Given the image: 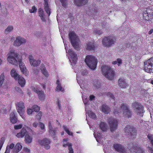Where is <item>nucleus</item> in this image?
Returning <instances> with one entry per match:
<instances>
[{
    "mask_svg": "<svg viewBox=\"0 0 153 153\" xmlns=\"http://www.w3.org/2000/svg\"><path fill=\"white\" fill-rule=\"evenodd\" d=\"M102 74L108 79L112 80L115 76L114 71L109 67L104 65L102 67Z\"/></svg>",
    "mask_w": 153,
    "mask_h": 153,
    "instance_id": "1",
    "label": "nucleus"
},
{
    "mask_svg": "<svg viewBox=\"0 0 153 153\" xmlns=\"http://www.w3.org/2000/svg\"><path fill=\"white\" fill-rule=\"evenodd\" d=\"M69 37L72 46L74 48L77 49L80 43L78 37L74 32H72L69 34Z\"/></svg>",
    "mask_w": 153,
    "mask_h": 153,
    "instance_id": "2",
    "label": "nucleus"
},
{
    "mask_svg": "<svg viewBox=\"0 0 153 153\" xmlns=\"http://www.w3.org/2000/svg\"><path fill=\"white\" fill-rule=\"evenodd\" d=\"M85 61L89 67L92 70H94L96 67L97 59L94 56L87 55L86 56Z\"/></svg>",
    "mask_w": 153,
    "mask_h": 153,
    "instance_id": "3",
    "label": "nucleus"
},
{
    "mask_svg": "<svg viewBox=\"0 0 153 153\" xmlns=\"http://www.w3.org/2000/svg\"><path fill=\"white\" fill-rule=\"evenodd\" d=\"M7 61L14 65H17L18 62H20V60L19 59V54L14 52H11L8 54Z\"/></svg>",
    "mask_w": 153,
    "mask_h": 153,
    "instance_id": "4",
    "label": "nucleus"
},
{
    "mask_svg": "<svg viewBox=\"0 0 153 153\" xmlns=\"http://www.w3.org/2000/svg\"><path fill=\"white\" fill-rule=\"evenodd\" d=\"M120 107L121 108V109L114 110V113L115 115L121 112V109H122L123 112L124 116L128 118H129L132 115V113L128 107L122 104Z\"/></svg>",
    "mask_w": 153,
    "mask_h": 153,
    "instance_id": "5",
    "label": "nucleus"
},
{
    "mask_svg": "<svg viewBox=\"0 0 153 153\" xmlns=\"http://www.w3.org/2000/svg\"><path fill=\"white\" fill-rule=\"evenodd\" d=\"M132 107L134 112L137 114L142 115L144 112L143 107L138 102H135L132 104Z\"/></svg>",
    "mask_w": 153,
    "mask_h": 153,
    "instance_id": "6",
    "label": "nucleus"
},
{
    "mask_svg": "<svg viewBox=\"0 0 153 153\" xmlns=\"http://www.w3.org/2000/svg\"><path fill=\"white\" fill-rule=\"evenodd\" d=\"M116 40L113 37L108 36L104 38L102 41L103 45L105 46L110 47L115 43Z\"/></svg>",
    "mask_w": 153,
    "mask_h": 153,
    "instance_id": "7",
    "label": "nucleus"
},
{
    "mask_svg": "<svg viewBox=\"0 0 153 153\" xmlns=\"http://www.w3.org/2000/svg\"><path fill=\"white\" fill-rule=\"evenodd\" d=\"M108 122L111 132L114 131L117 128L118 121L116 119L110 117L108 119Z\"/></svg>",
    "mask_w": 153,
    "mask_h": 153,
    "instance_id": "8",
    "label": "nucleus"
},
{
    "mask_svg": "<svg viewBox=\"0 0 153 153\" xmlns=\"http://www.w3.org/2000/svg\"><path fill=\"white\" fill-rule=\"evenodd\" d=\"M68 52L71 65L74 66L75 65L77 59L76 54L71 49H69Z\"/></svg>",
    "mask_w": 153,
    "mask_h": 153,
    "instance_id": "9",
    "label": "nucleus"
},
{
    "mask_svg": "<svg viewBox=\"0 0 153 153\" xmlns=\"http://www.w3.org/2000/svg\"><path fill=\"white\" fill-rule=\"evenodd\" d=\"M144 70L148 73L152 72L153 68V57H152L144 62Z\"/></svg>",
    "mask_w": 153,
    "mask_h": 153,
    "instance_id": "10",
    "label": "nucleus"
},
{
    "mask_svg": "<svg viewBox=\"0 0 153 153\" xmlns=\"http://www.w3.org/2000/svg\"><path fill=\"white\" fill-rule=\"evenodd\" d=\"M129 147L131 153H143L144 152V150L137 145H133L132 143H131Z\"/></svg>",
    "mask_w": 153,
    "mask_h": 153,
    "instance_id": "11",
    "label": "nucleus"
},
{
    "mask_svg": "<svg viewBox=\"0 0 153 153\" xmlns=\"http://www.w3.org/2000/svg\"><path fill=\"white\" fill-rule=\"evenodd\" d=\"M17 111L22 118L24 119V114L25 112V107L24 103L22 102L17 103L16 104Z\"/></svg>",
    "mask_w": 153,
    "mask_h": 153,
    "instance_id": "12",
    "label": "nucleus"
},
{
    "mask_svg": "<svg viewBox=\"0 0 153 153\" xmlns=\"http://www.w3.org/2000/svg\"><path fill=\"white\" fill-rule=\"evenodd\" d=\"M125 133L127 135H130L131 138H133L136 136L134 128L129 126H128L125 128Z\"/></svg>",
    "mask_w": 153,
    "mask_h": 153,
    "instance_id": "13",
    "label": "nucleus"
},
{
    "mask_svg": "<svg viewBox=\"0 0 153 153\" xmlns=\"http://www.w3.org/2000/svg\"><path fill=\"white\" fill-rule=\"evenodd\" d=\"M39 143L41 145L44 146L45 148L48 150L50 149V148L51 141L49 140L47 138H45L42 140H39Z\"/></svg>",
    "mask_w": 153,
    "mask_h": 153,
    "instance_id": "14",
    "label": "nucleus"
},
{
    "mask_svg": "<svg viewBox=\"0 0 153 153\" xmlns=\"http://www.w3.org/2000/svg\"><path fill=\"white\" fill-rule=\"evenodd\" d=\"M31 89L33 91L38 94L39 98L40 100L42 101L44 100L45 96L43 91L39 90L34 87H32Z\"/></svg>",
    "mask_w": 153,
    "mask_h": 153,
    "instance_id": "15",
    "label": "nucleus"
},
{
    "mask_svg": "<svg viewBox=\"0 0 153 153\" xmlns=\"http://www.w3.org/2000/svg\"><path fill=\"white\" fill-rule=\"evenodd\" d=\"M25 39L24 38L20 36L17 37L16 40L14 42L13 45L15 46H19L25 43Z\"/></svg>",
    "mask_w": 153,
    "mask_h": 153,
    "instance_id": "16",
    "label": "nucleus"
},
{
    "mask_svg": "<svg viewBox=\"0 0 153 153\" xmlns=\"http://www.w3.org/2000/svg\"><path fill=\"white\" fill-rule=\"evenodd\" d=\"M28 59L31 65L34 67L37 66L41 63L40 60L34 59L32 56L31 55L29 56Z\"/></svg>",
    "mask_w": 153,
    "mask_h": 153,
    "instance_id": "17",
    "label": "nucleus"
},
{
    "mask_svg": "<svg viewBox=\"0 0 153 153\" xmlns=\"http://www.w3.org/2000/svg\"><path fill=\"white\" fill-rule=\"evenodd\" d=\"M83 102L85 106V111H86V113L87 114L89 117L93 119H96V115L92 111L89 110H87L88 108V102L83 100Z\"/></svg>",
    "mask_w": 153,
    "mask_h": 153,
    "instance_id": "18",
    "label": "nucleus"
},
{
    "mask_svg": "<svg viewBox=\"0 0 153 153\" xmlns=\"http://www.w3.org/2000/svg\"><path fill=\"white\" fill-rule=\"evenodd\" d=\"M114 146L115 150L117 152L123 153H125L124 147L120 144H115L114 145Z\"/></svg>",
    "mask_w": 153,
    "mask_h": 153,
    "instance_id": "19",
    "label": "nucleus"
},
{
    "mask_svg": "<svg viewBox=\"0 0 153 153\" xmlns=\"http://www.w3.org/2000/svg\"><path fill=\"white\" fill-rule=\"evenodd\" d=\"M118 83L119 86L121 88H126L127 85L126 80L122 78H120L118 79Z\"/></svg>",
    "mask_w": 153,
    "mask_h": 153,
    "instance_id": "20",
    "label": "nucleus"
},
{
    "mask_svg": "<svg viewBox=\"0 0 153 153\" xmlns=\"http://www.w3.org/2000/svg\"><path fill=\"white\" fill-rule=\"evenodd\" d=\"M88 2L87 0H74V4L79 6L86 4Z\"/></svg>",
    "mask_w": 153,
    "mask_h": 153,
    "instance_id": "21",
    "label": "nucleus"
},
{
    "mask_svg": "<svg viewBox=\"0 0 153 153\" xmlns=\"http://www.w3.org/2000/svg\"><path fill=\"white\" fill-rule=\"evenodd\" d=\"M100 109L105 114H108L110 111V108L108 106L105 104L101 106Z\"/></svg>",
    "mask_w": 153,
    "mask_h": 153,
    "instance_id": "22",
    "label": "nucleus"
},
{
    "mask_svg": "<svg viewBox=\"0 0 153 153\" xmlns=\"http://www.w3.org/2000/svg\"><path fill=\"white\" fill-rule=\"evenodd\" d=\"M96 48L94 44L92 42H89L87 43L86 48L88 50H94Z\"/></svg>",
    "mask_w": 153,
    "mask_h": 153,
    "instance_id": "23",
    "label": "nucleus"
},
{
    "mask_svg": "<svg viewBox=\"0 0 153 153\" xmlns=\"http://www.w3.org/2000/svg\"><path fill=\"white\" fill-rule=\"evenodd\" d=\"M38 13L39 16L41 18L43 22H45L46 21L44 13V11L42 8H40L39 9Z\"/></svg>",
    "mask_w": 153,
    "mask_h": 153,
    "instance_id": "24",
    "label": "nucleus"
},
{
    "mask_svg": "<svg viewBox=\"0 0 153 153\" xmlns=\"http://www.w3.org/2000/svg\"><path fill=\"white\" fill-rule=\"evenodd\" d=\"M153 10L152 9L149 8L146 9V10L145 12H144L143 14V16H146L145 15L147 14V16L148 17H152V16L153 15Z\"/></svg>",
    "mask_w": 153,
    "mask_h": 153,
    "instance_id": "25",
    "label": "nucleus"
},
{
    "mask_svg": "<svg viewBox=\"0 0 153 153\" xmlns=\"http://www.w3.org/2000/svg\"><path fill=\"white\" fill-rule=\"evenodd\" d=\"M100 128L103 131H105L107 129V125L105 123L101 122L100 125Z\"/></svg>",
    "mask_w": 153,
    "mask_h": 153,
    "instance_id": "26",
    "label": "nucleus"
},
{
    "mask_svg": "<svg viewBox=\"0 0 153 153\" xmlns=\"http://www.w3.org/2000/svg\"><path fill=\"white\" fill-rule=\"evenodd\" d=\"M17 79L19 80V83L22 87L25 84V79L20 76H19L18 78Z\"/></svg>",
    "mask_w": 153,
    "mask_h": 153,
    "instance_id": "27",
    "label": "nucleus"
},
{
    "mask_svg": "<svg viewBox=\"0 0 153 153\" xmlns=\"http://www.w3.org/2000/svg\"><path fill=\"white\" fill-rule=\"evenodd\" d=\"M22 149V146L19 143H18L16 144L13 149V151L14 152L18 153Z\"/></svg>",
    "mask_w": 153,
    "mask_h": 153,
    "instance_id": "28",
    "label": "nucleus"
},
{
    "mask_svg": "<svg viewBox=\"0 0 153 153\" xmlns=\"http://www.w3.org/2000/svg\"><path fill=\"white\" fill-rule=\"evenodd\" d=\"M10 74L11 76L13 77L16 79H17L19 76L16 72V70L14 68L13 69L10 71Z\"/></svg>",
    "mask_w": 153,
    "mask_h": 153,
    "instance_id": "29",
    "label": "nucleus"
},
{
    "mask_svg": "<svg viewBox=\"0 0 153 153\" xmlns=\"http://www.w3.org/2000/svg\"><path fill=\"white\" fill-rule=\"evenodd\" d=\"M26 132V130L25 129L22 128L21 130V132L18 133L16 135V136L19 138L22 137L25 135Z\"/></svg>",
    "mask_w": 153,
    "mask_h": 153,
    "instance_id": "30",
    "label": "nucleus"
},
{
    "mask_svg": "<svg viewBox=\"0 0 153 153\" xmlns=\"http://www.w3.org/2000/svg\"><path fill=\"white\" fill-rule=\"evenodd\" d=\"M57 130V128H53L51 129V131L49 130V132L50 134L52 136L54 140H55V137H56V131Z\"/></svg>",
    "mask_w": 153,
    "mask_h": 153,
    "instance_id": "31",
    "label": "nucleus"
},
{
    "mask_svg": "<svg viewBox=\"0 0 153 153\" xmlns=\"http://www.w3.org/2000/svg\"><path fill=\"white\" fill-rule=\"evenodd\" d=\"M44 8L45 11L49 16L51 14L50 8L48 6V2L44 3Z\"/></svg>",
    "mask_w": 153,
    "mask_h": 153,
    "instance_id": "32",
    "label": "nucleus"
},
{
    "mask_svg": "<svg viewBox=\"0 0 153 153\" xmlns=\"http://www.w3.org/2000/svg\"><path fill=\"white\" fill-rule=\"evenodd\" d=\"M25 140L26 143L28 144L31 142L32 137L31 136L26 135L25 137Z\"/></svg>",
    "mask_w": 153,
    "mask_h": 153,
    "instance_id": "33",
    "label": "nucleus"
},
{
    "mask_svg": "<svg viewBox=\"0 0 153 153\" xmlns=\"http://www.w3.org/2000/svg\"><path fill=\"white\" fill-rule=\"evenodd\" d=\"M96 140L97 142L100 143V142H102L103 141V137L102 136V134L100 133H97V137H95Z\"/></svg>",
    "mask_w": 153,
    "mask_h": 153,
    "instance_id": "34",
    "label": "nucleus"
},
{
    "mask_svg": "<svg viewBox=\"0 0 153 153\" xmlns=\"http://www.w3.org/2000/svg\"><path fill=\"white\" fill-rule=\"evenodd\" d=\"M19 66L21 72L25 75L27 74V71L25 66L24 65H19Z\"/></svg>",
    "mask_w": 153,
    "mask_h": 153,
    "instance_id": "35",
    "label": "nucleus"
},
{
    "mask_svg": "<svg viewBox=\"0 0 153 153\" xmlns=\"http://www.w3.org/2000/svg\"><path fill=\"white\" fill-rule=\"evenodd\" d=\"M4 73H2L0 76V87L3 84L4 80Z\"/></svg>",
    "mask_w": 153,
    "mask_h": 153,
    "instance_id": "36",
    "label": "nucleus"
},
{
    "mask_svg": "<svg viewBox=\"0 0 153 153\" xmlns=\"http://www.w3.org/2000/svg\"><path fill=\"white\" fill-rule=\"evenodd\" d=\"M122 63V60L120 59H117L116 61L112 62V64L115 65L117 64L118 66H119Z\"/></svg>",
    "mask_w": 153,
    "mask_h": 153,
    "instance_id": "37",
    "label": "nucleus"
},
{
    "mask_svg": "<svg viewBox=\"0 0 153 153\" xmlns=\"http://www.w3.org/2000/svg\"><path fill=\"white\" fill-rule=\"evenodd\" d=\"M13 29V27L12 26H9L5 30V32L7 33L11 31Z\"/></svg>",
    "mask_w": 153,
    "mask_h": 153,
    "instance_id": "38",
    "label": "nucleus"
},
{
    "mask_svg": "<svg viewBox=\"0 0 153 153\" xmlns=\"http://www.w3.org/2000/svg\"><path fill=\"white\" fill-rule=\"evenodd\" d=\"M33 111L38 112L40 110V108L37 105H34L32 107Z\"/></svg>",
    "mask_w": 153,
    "mask_h": 153,
    "instance_id": "39",
    "label": "nucleus"
},
{
    "mask_svg": "<svg viewBox=\"0 0 153 153\" xmlns=\"http://www.w3.org/2000/svg\"><path fill=\"white\" fill-rule=\"evenodd\" d=\"M147 137L149 139L152 146H153V135L148 134Z\"/></svg>",
    "mask_w": 153,
    "mask_h": 153,
    "instance_id": "40",
    "label": "nucleus"
},
{
    "mask_svg": "<svg viewBox=\"0 0 153 153\" xmlns=\"http://www.w3.org/2000/svg\"><path fill=\"white\" fill-rule=\"evenodd\" d=\"M93 84L94 86L97 88H99L100 87V83L98 80H97L95 81H94Z\"/></svg>",
    "mask_w": 153,
    "mask_h": 153,
    "instance_id": "41",
    "label": "nucleus"
},
{
    "mask_svg": "<svg viewBox=\"0 0 153 153\" xmlns=\"http://www.w3.org/2000/svg\"><path fill=\"white\" fill-rule=\"evenodd\" d=\"M64 128L65 131L67 132V133L69 135H73V133L71 132H70L68 129L67 128V127L65 126H63Z\"/></svg>",
    "mask_w": 153,
    "mask_h": 153,
    "instance_id": "42",
    "label": "nucleus"
},
{
    "mask_svg": "<svg viewBox=\"0 0 153 153\" xmlns=\"http://www.w3.org/2000/svg\"><path fill=\"white\" fill-rule=\"evenodd\" d=\"M63 6L66 7L67 5V0H60Z\"/></svg>",
    "mask_w": 153,
    "mask_h": 153,
    "instance_id": "43",
    "label": "nucleus"
},
{
    "mask_svg": "<svg viewBox=\"0 0 153 153\" xmlns=\"http://www.w3.org/2000/svg\"><path fill=\"white\" fill-rule=\"evenodd\" d=\"M93 33L94 34L98 35H100L102 33V32L101 31H100V30L97 29L94 30Z\"/></svg>",
    "mask_w": 153,
    "mask_h": 153,
    "instance_id": "44",
    "label": "nucleus"
},
{
    "mask_svg": "<svg viewBox=\"0 0 153 153\" xmlns=\"http://www.w3.org/2000/svg\"><path fill=\"white\" fill-rule=\"evenodd\" d=\"M37 9L36 8L35 6H33L32 9L29 10L30 12V13H33L36 12L37 11Z\"/></svg>",
    "mask_w": 153,
    "mask_h": 153,
    "instance_id": "45",
    "label": "nucleus"
},
{
    "mask_svg": "<svg viewBox=\"0 0 153 153\" xmlns=\"http://www.w3.org/2000/svg\"><path fill=\"white\" fill-rule=\"evenodd\" d=\"M42 74L46 77H48V73L46 69L42 71Z\"/></svg>",
    "mask_w": 153,
    "mask_h": 153,
    "instance_id": "46",
    "label": "nucleus"
},
{
    "mask_svg": "<svg viewBox=\"0 0 153 153\" xmlns=\"http://www.w3.org/2000/svg\"><path fill=\"white\" fill-rule=\"evenodd\" d=\"M10 121L13 123H16L17 119L16 117L10 118Z\"/></svg>",
    "mask_w": 153,
    "mask_h": 153,
    "instance_id": "47",
    "label": "nucleus"
},
{
    "mask_svg": "<svg viewBox=\"0 0 153 153\" xmlns=\"http://www.w3.org/2000/svg\"><path fill=\"white\" fill-rule=\"evenodd\" d=\"M42 116V113L41 111L39 112L38 113V114L36 116V118L39 120L41 117Z\"/></svg>",
    "mask_w": 153,
    "mask_h": 153,
    "instance_id": "48",
    "label": "nucleus"
},
{
    "mask_svg": "<svg viewBox=\"0 0 153 153\" xmlns=\"http://www.w3.org/2000/svg\"><path fill=\"white\" fill-rule=\"evenodd\" d=\"M68 149L69 151V153H73L74 152L72 147V144H70L68 146Z\"/></svg>",
    "mask_w": 153,
    "mask_h": 153,
    "instance_id": "49",
    "label": "nucleus"
},
{
    "mask_svg": "<svg viewBox=\"0 0 153 153\" xmlns=\"http://www.w3.org/2000/svg\"><path fill=\"white\" fill-rule=\"evenodd\" d=\"M33 111L32 108H28L27 110V114L28 115L31 114Z\"/></svg>",
    "mask_w": 153,
    "mask_h": 153,
    "instance_id": "50",
    "label": "nucleus"
},
{
    "mask_svg": "<svg viewBox=\"0 0 153 153\" xmlns=\"http://www.w3.org/2000/svg\"><path fill=\"white\" fill-rule=\"evenodd\" d=\"M4 137H2L0 140V146H2L4 141Z\"/></svg>",
    "mask_w": 153,
    "mask_h": 153,
    "instance_id": "51",
    "label": "nucleus"
},
{
    "mask_svg": "<svg viewBox=\"0 0 153 153\" xmlns=\"http://www.w3.org/2000/svg\"><path fill=\"white\" fill-rule=\"evenodd\" d=\"M22 127V125L19 124L18 125H15L14 128L15 129H18L21 128Z\"/></svg>",
    "mask_w": 153,
    "mask_h": 153,
    "instance_id": "52",
    "label": "nucleus"
},
{
    "mask_svg": "<svg viewBox=\"0 0 153 153\" xmlns=\"http://www.w3.org/2000/svg\"><path fill=\"white\" fill-rule=\"evenodd\" d=\"M88 73L87 71L83 69L81 71V74L83 75H86Z\"/></svg>",
    "mask_w": 153,
    "mask_h": 153,
    "instance_id": "53",
    "label": "nucleus"
},
{
    "mask_svg": "<svg viewBox=\"0 0 153 153\" xmlns=\"http://www.w3.org/2000/svg\"><path fill=\"white\" fill-rule=\"evenodd\" d=\"M62 87L61 86V85H57L56 88V90H58L59 91H63L62 90Z\"/></svg>",
    "mask_w": 153,
    "mask_h": 153,
    "instance_id": "54",
    "label": "nucleus"
},
{
    "mask_svg": "<svg viewBox=\"0 0 153 153\" xmlns=\"http://www.w3.org/2000/svg\"><path fill=\"white\" fill-rule=\"evenodd\" d=\"M23 150L25 152L27 153H30V149L27 147H24Z\"/></svg>",
    "mask_w": 153,
    "mask_h": 153,
    "instance_id": "55",
    "label": "nucleus"
},
{
    "mask_svg": "<svg viewBox=\"0 0 153 153\" xmlns=\"http://www.w3.org/2000/svg\"><path fill=\"white\" fill-rule=\"evenodd\" d=\"M40 68L41 70V71L46 69L45 65L43 64H41L40 67Z\"/></svg>",
    "mask_w": 153,
    "mask_h": 153,
    "instance_id": "56",
    "label": "nucleus"
},
{
    "mask_svg": "<svg viewBox=\"0 0 153 153\" xmlns=\"http://www.w3.org/2000/svg\"><path fill=\"white\" fill-rule=\"evenodd\" d=\"M39 126L42 129H44L45 128V126L42 123H40L39 124Z\"/></svg>",
    "mask_w": 153,
    "mask_h": 153,
    "instance_id": "57",
    "label": "nucleus"
},
{
    "mask_svg": "<svg viewBox=\"0 0 153 153\" xmlns=\"http://www.w3.org/2000/svg\"><path fill=\"white\" fill-rule=\"evenodd\" d=\"M15 146V144L14 143H12L10 144V146H8V148H9V149H13Z\"/></svg>",
    "mask_w": 153,
    "mask_h": 153,
    "instance_id": "58",
    "label": "nucleus"
},
{
    "mask_svg": "<svg viewBox=\"0 0 153 153\" xmlns=\"http://www.w3.org/2000/svg\"><path fill=\"white\" fill-rule=\"evenodd\" d=\"M33 72L35 74H37L39 72V70L37 68H34L33 69Z\"/></svg>",
    "mask_w": 153,
    "mask_h": 153,
    "instance_id": "59",
    "label": "nucleus"
},
{
    "mask_svg": "<svg viewBox=\"0 0 153 153\" xmlns=\"http://www.w3.org/2000/svg\"><path fill=\"white\" fill-rule=\"evenodd\" d=\"M16 90L18 92H19V93H22V90L20 89V88L19 87H16Z\"/></svg>",
    "mask_w": 153,
    "mask_h": 153,
    "instance_id": "60",
    "label": "nucleus"
},
{
    "mask_svg": "<svg viewBox=\"0 0 153 153\" xmlns=\"http://www.w3.org/2000/svg\"><path fill=\"white\" fill-rule=\"evenodd\" d=\"M10 118H13L16 117V116H15L14 113L13 112H12L10 113Z\"/></svg>",
    "mask_w": 153,
    "mask_h": 153,
    "instance_id": "61",
    "label": "nucleus"
},
{
    "mask_svg": "<svg viewBox=\"0 0 153 153\" xmlns=\"http://www.w3.org/2000/svg\"><path fill=\"white\" fill-rule=\"evenodd\" d=\"M7 110L5 108H3L1 109V112L2 113L5 114L6 113Z\"/></svg>",
    "mask_w": 153,
    "mask_h": 153,
    "instance_id": "62",
    "label": "nucleus"
},
{
    "mask_svg": "<svg viewBox=\"0 0 153 153\" xmlns=\"http://www.w3.org/2000/svg\"><path fill=\"white\" fill-rule=\"evenodd\" d=\"M38 123L37 122H35L33 123V127L36 128L38 126Z\"/></svg>",
    "mask_w": 153,
    "mask_h": 153,
    "instance_id": "63",
    "label": "nucleus"
},
{
    "mask_svg": "<svg viewBox=\"0 0 153 153\" xmlns=\"http://www.w3.org/2000/svg\"><path fill=\"white\" fill-rule=\"evenodd\" d=\"M8 145H7V146L6 150V151L4 153H10V151L9 149V148H8Z\"/></svg>",
    "mask_w": 153,
    "mask_h": 153,
    "instance_id": "64",
    "label": "nucleus"
}]
</instances>
